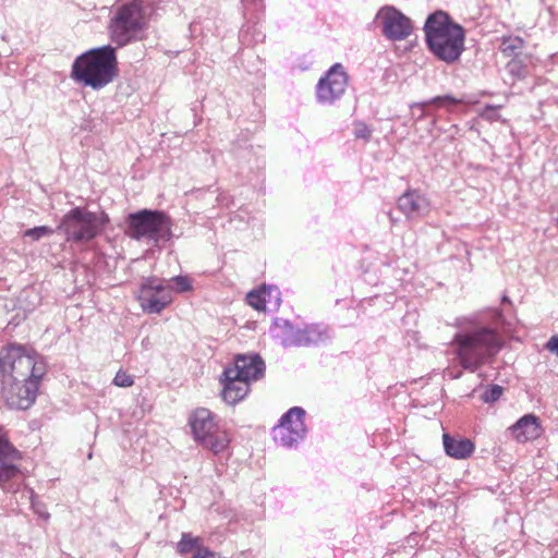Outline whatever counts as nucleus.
Returning <instances> with one entry per match:
<instances>
[{
    "label": "nucleus",
    "instance_id": "obj_1",
    "mask_svg": "<svg viewBox=\"0 0 558 558\" xmlns=\"http://www.w3.org/2000/svg\"><path fill=\"white\" fill-rule=\"evenodd\" d=\"M424 33L427 48L437 60L447 64L460 60L465 50L466 32L448 13L437 11L428 15Z\"/></svg>",
    "mask_w": 558,
    "mask_h": 558
},
{
    "label": "nucleus",
    "instance_id": "obj_2",
    "mask_svg": "<svg viewBox=\"0 0 558 558\" xmlns=\"http://www.w3.org/2000/svg\"><path fill=\"white\" fill-rule=\"evenodd\" d=\"M118 72L116 48L106 45L80 54L72 64L71 76L93 89L111 83Z\"/></svg>",
    "mask_w": 558,
    "mask_h": 558
},
{
    "label": "nucleus",
    "instance_id": "obj_3",
    "mask_svg": "<svg viewBox=\"0 0 558 558\" xmlns=\"http://www.w3.org/2000/svg\"><path fill=\"white\" fill-rule=\"evenodd\" d=\"M452 344L459 364L466 371L475 372L500 350L502 339L492 328H480L456 335Z\"/></svg>",
    "mask_w": 558,
    "mask_h": 558
},
{
    "label": "nucleus",
    "instance_id": "obj_4",
    "mask_svg": "<svg viewBox=\"0 0 558 558\" xmlns=\"http://www.w3.org/2000/svg\"><path fill=\"white\" fill-rule=\"evenodd\" d=\"M150 13L151 9L145 0H132L118 7L109 23L111 40L119 47L137 40Z\"/></svg>",
    "mask_w": 558,
    "mask_h": 558
},
{
    "label": "nucleus",
    "instance_id": "obj_5",
    "mask_svg": "<svg viewBox=\"0 0 558 558\" xmlns=\"http://www.w3.org/2000/svg\"><path fill=\"white\" fill-rule=\"evenodd\" d=\"M0 372L2 383L41 379L46 364L37 353L28 352L23 345L11 344L0 352Z\"/></svg>",
    "mask_w": 558,
    "mask_h": 558
},
{
    "label": "nucleus",
    "instance_id": "obj_6",
    "mask_svg": "<svg viewBox=\"0 0 558 558\" xmlns=\"http://www.w3.org/2000/svg\"><path fill=\"white\" fill-rule=\"evenodd\" d=\"M109 222L105 211H89L85 207H74L60 221L58 230L68 241L89 242L95 239Z\"/></svg>",
    "mask_w": 558,
    "mask_h": 558
},
{
    "label": "nucleus",
    "instance_id": "obj_7",
    "mask_svg": "<svg viewBox=\"0 0 558 558\" xmlns=\"http://www.w3.org/2000/svg\"><path fill=\"white\" fill-rule=\"evenodd\" d=\"M194 440L214 454L223 452L231 441L228 432L219 426L216 415L205 408L196 409L189 418Z\"/></svg>",
    "mask_w": 558,
    "mask_h": 558
},
{
    "label": "nucleus",
    "instance_id": "obj_8",
    "mask_svg": "<svg viewBox=\"0 0 558 558\" xmlns=\"http://www.w3.org/2000/svg\"><path fill=\"white\" fill-rule=\"evenodd\" d=\"M126 234L134 240L148 239L155 243L169 241L171 221L162 211L143 209L128 216Z\"/></svg>",
    "mask_w": 558,
    "mask_h": 558
},
{
    "label": "nucleus",
    "instance_id": "obj_9",
    "mask_svg": "<svg viewBox=\"0 0 558 558\" xmlns=\"http://www.w3.org/2000/svg\"><path fill=\"white\" fill-rule=\"evenodd\" d=\"M383 35L393 41L408 38L413 32L412 21L392 5H384L376 14Z\"/></svg>",
    "mask_w": 558,
    "mask_h": 558
},
{
    "label": "nucleus",
    "instance_id": "obj_10",
    "mask_svg": "<svg viewBox=\"0 0 558 558\" xmlns=\"http://www.w3.org/2000/svg\"><path fill=\"white\" fill-rule=\"evenodd\" d=\"M349 76L340 63L332 65L316 86V96L319 102L332 104L340 98L348 86Z\"/></svg>",
    "mask_w": 558,
    "mask_h": 558
},
{
    "label": "nucleus",
    "instance_id": "obj_11",
    "mask_svg": "<svg viewBox=\"0 0 558 558\" xmlns=\"http://www.w3.org/2000/svg\"><path fill=\"white\" fill-rule=\"evenodd\" d=\"M40 379L25 381L13 380L12 383H2L4 396L11 408L19 410L28 409L36 399Z\"/></svg>",
    "mask_w": 558,
    "mask_h": 558
},
{
    "label": "nucleus",
    "instance_id": "obj_12",
    "mask_svg": "<svg viewBox=\"0 0 558 558\" xmlns=\"http://www.w3.org/2000/svg\"><path fill=\"white\" fill-rule=\"evenodd\" d=\"M305 411L294 407L281 417V445L291 447L299 442L306 433Z\"/></svg>",
    "mask_w": 558,
    "mask_h": 558
},
{
    "label": "nucleus",
    "instance_id": "obj_13",
    "mask_svg": "<svg viewBox=\"0 0 558 558\" xmlns=\"http://www.w3.org/2000/svg\"><path fill=\"white\" fill-rule=\"evenodd\" d=\"M21 452L10 442L5 432L0 427V483L8 482L19 473L17 462Z\"/></svg>",
    "mask_w": 558,
    "mask_h": 558
},
{
    "label": "nucleus",
    "instance_id": "obj_14",
    "mask_svg": "<svg viewBox=\"0 0 558 558\" xmlns=\"http://www.w3.org/2000/svg\"><path fill=\"white\" fill-rule=\"evenodd\" d=\"M226 368L229 375L239 376L251 385V380H257L263 376L265 364L257 354H242L235 356L233 365Z\"/></svg>",
    "mask_w": 558,
    "mask_h": 558
},
{
    "label": "nucleus",
    "instance_id": "obj_15",
    "mask_svg": "<svg viewBox=\"0 0 558 558\" xmlns=\"http://www.w3.org/2000/svg\"><path fill=\"white\" fill-rule=\"evenodd\" d=\"M398 207L407 218L413 219L427 214L430 208V202L420 191L408 190L399 197Z\"/></svg>",
    "mask_w": 558,
    "mask_h": 558
},
{
    "label": "nucleus",
    "instance_id": "obj_16",
    "mask_svg": "<svg viewBox=\"0 0 558 558\" xmlns=\"http://www.w3.org/2000/svg\"><path fill=\"white\" fill-rule=\"evenodd\" d=\"M220 383L222 385V399L230 405L243 400L250 391L251 385L239 376L229 375L227 368L220 377Z\"/></svg>",
    "mask_w": 558,
    "mask_h": 558
},
{
    "label": "nucleus",
    "instance_id": "obj_17",
    "mask_svg": "<svg viewBox=\"0 0 558 558\" xmlns=\"http://www.w3.org/2000/svg\"><path fill=\"white\" fill-rule=\"evenodd\" d=\"M512 437L519 442H527L538 438L542 435V426L539 420L534 414L522 416L515 424L510 427Z\"/></svg>",
    "mask_w": 558,
    "mask_h": 558
},
{
    "label": "nucleus",
    "instance_id": "obj_18",
    "mask_svg": "<svg viewBox=\"0 0 558 558\" xmlns=\"http://www.w3.org/2000/svg\"><path fill=\"white\" fill-rule=\"evenodd\" d=\"M322 339V332L314 326H305L301 329H293L288 323L284 324L286 345H308Z\"/></svg>",
    "mask_w": 558,
    "mask_h": 558
},
{
    "label": "nucleus",
    "instance_id": "obj_19",
    "mask_svg": "<svg viewBox=\"0 0 558 558\" xmlns=\"http://www.w3.org/2000/svg\"><path fill=\"white\" fill-rule=\"evenodd\" d=\"M442 442L445 452L454 459L463 460L470 458L474 450L475 445L468 438L452 437L449 434L442 435Z\"/></svg>",
    "mask_w": 558,
    "mask_h": 558
},
{
    "label": "nucleus",
    "instance_id": "obj_20",
    "mask_svg": "<svg viewBox=\"0 0 558 558\" xmlns=\"http://www.w3.org/2000/svg\"><path fill=\"white\" fill-rule=\"evenodd\" d=\"M138 301L144 312L148 314H159L172 302V294L151 293L149 289H141Z\"/></svg>",
    "mask_w": 558,
    "mask_h": 558
},
{
    "label": "nucleus",
    "instance_id": "obj_21",
    "mask_svg": "<svg viewBox=\"0 0 558 558\" xmlns=\"http://www.w3.org/2000/svg\"><path fill=\"white\" fill-rule=\"evenodd\" d=\"M276 289L275 286H262L258 289L252 290L246 294V302L250 306L258 312H266L267 304L271 303V291Z\"/></svg>",
    "mask_w": 558,
    "mask_h": 558
},
{
    "label": "nucleus",
    "instance_id": "obj_22",
    "mask_svg": "<svg viewBox=\"0 0 558 558\" xmlns=\"http://www.w3.org/2000/svg\"><path fill=\"white\" fill-rule=\"evenodd\" d=\"M524 47V40L518 36H507L502 38L500 50L509 58L519 57L521 50Z\"/></svg>",
    "mask_w": 558,
    "mask_h": 558
},
{
    "label": "nucleus",
    "instance_id": "obj_23",
    "mask_svg": "<svg viewBox=\"0 0 558 558\" xmlns=\"http://www.w3.org/2000/svg\"><path fill=\"white\" fill-rule=\"evenodd\" d=\"M170 291L182 293L192 290V281L187 276H175L169 280Z\"/></svg>",
    "mask_w": 558,
    "mask_h": 558
},
{
    "label": "nucleus",
    "instance_id": "obj_24",
    "mask_svg": "<svg viewBox=\"0 0 558 558\" xmlns=\"http://www.w3.org/2000/svg\"><path fill=\"white\" fill-rule=\"evenodd\" d=\"M53 234V230L50 227L47 226H39L35 228L27 229L23 236L29 238L32 241H39L40 239L45 236H49Z\"/></svg>",
    "mask_w": 558,
    "mask_h": 558
},
{
    "label": "nucleus",
    "instance_id": "obj_25",
    "mask_svg": "<svg viewBox=\"0 0 558 558\" xmlns=\"http://www.w3.org/2000/svg\"><path fill=\"white\" fill-rule=\"evenodd\" d=\"M198 538L192 537L189 533H183L180 542L178 543V551L180 554H187L192 551L194 548H198L197 546Z\"/></svg>",
    "mask_w": 558,
    "mask_h": 558
},
{
    "label": "nucleus",
    "instance_id": "obj_26",
    "mask_svg": "<svg viewBox=\"0 0 558 558\" xmlns=\"http://www.w3.org/2000/svg\"><path fill=\"white\" fill-rule=\"evenodd\" d=\"M141 289H149L151 293L155 292L158 294L171 293L169 284L163 286L157 278L146 279L142 283Z\"/></svg>",
    "mask_w": 558,
    "mask_h": 558
},
{
    "label": "nucleus",
    "instance_id": "obj_27",
    "mask_svg": "<svg viewBox=\"0 0 558 558\" xmlns=\"http://www.w3.org/2000/svg\"><path fill=\"white\" fill-rule=\"evenodd\" d=\"M502 388L498 385H493L488 387L483 395L482 399L484 402H495L497 401L501 395H502Z\"/></svg>",
    "mask_w": 558,
    "mask_h": 558
},
{
    "label": "nucleus",
    "instance_id": "obj_28",
    "mask_svg": "<svg viewBox=\"0 0 558 558\" xmlns=\"http://www.w3.org/2000/svg\"><path fill=\"white\" fill-rule=\"evenodd\" d=\"M460 102H462V100L457 99V98H454L452 96H449V95H447V96H437V97H435V98H433L430 100V104H433V105H435L437 107H446V108H448V107H450L452 105L460 104Z\"/></svg>",
    "mask_w": 558,
    "mask_h": 558
},
{
    "label": "nucleus",
    "instance_id": "obj_29",
    "mask_svg": "<svg viewBox=\"0 0 558 558\" xmlns=\"http://www.w3.org/2000/svg\"><path fill=\"white\" fill-rule=\"evenodd\" d=\"M113 384L118 387H131L134 384L133 377L123 371H119L114 378Z\"/></svg>",
    "mask_w": 558,
    "mask_h": 558
},
{
    "label": "nucleus",
    "instance_id": "obj_30",
    "mask_svg": "<svg viewBox=\"0 0 558 558\" xmlns=\"http://www.w3.org/2000/svg\"><path fill=\"white\" fill-rule=\"evenodd\" d=\"M508 70L511 74L518 77L525 76L524 66L522 65V61L519 60V57L511 58V60L508 63Z\"/></svg>",
    "mask_w": 558,
    "mask_h": 558
},
{
    "label": "nucleus",
    "instance_id": "obj_31",
    "mask_svg": "<svg viewBox=\"0 0 558 558\" xmlns=\"http://www.w3.org/2000/svg\"><path fill=\"white\" fill-rule=\"evenodd\" d=\"M29 494H31V504H32V508L33 510L41 518H44L45 520H48L49 519V513L45 510V507L41 502H39L37 500V497L35 496L34 494V490L31 489L29 490Z\"/></svg>",
    "mask_w": 558,
    "mask_h": 558
},
{
    "label": "nucleus",
    "instance_id": "obj_32",
    "mask_svg": "<svg viewBox=\"0 0 558 558\" xmlns=\"http://www.w3.org/2000/svg\"><path fill=\"white\" fill-rule=\"evenodd\" d=\"M354 135L357 138H363L367 141L372 135V131L365 123L356 122L354 125Z\"/></svg>",
    "mask_w": 558,
    "mask_h": 558
},
{
    "label": "nucleus",
    "instance_id": "obj_33",
    "mask_svg": "<svg viewBox=\"0 0 558 558\" xmlns=\"http://www.w3.org/2000/svg\"><path fill=\"white\" fill-rule=\"evenodd\" d=\"M193 558H217V555L206 547H198L194 553Z\"/></svg>",
    "mask_w": 558,
    "mask_h": 558
},
{
    "label": "nucleus",
    "instance_id": "obj_34",
    "mask_svg": "<svg viewBox=\"0 0 558 558\" xmlns=\"http://www.w3.org/2000/svg\"><path fill=\"white\" fill-rule=\"evenodd\" d=\"M545 348L551 352L558 355V336H553L549 338L547 343L545 344Z\"/></svg>",
    "mask_w": 558,
    "mask_h": 558
},
{
    "label": "nucleus",
    "instance_id": "obj_35",
    "mask_svg": "<svg viewBox=\"0 0 558 558\" xmlns=\"http://www.w3.org/2000/svg\"><path fill=\"white\" fill-rule=\"evenodd\" d=\"M502 301H504V302H509L508 296H504V298H502Z\"/></svg>",
    "mask_w": 558,
    "mask_h": 558
},
{
    "label": "nucleus",
    "instance_id": "obj_36",
    "mask_svg": "<svg viewBox=\"0 0 558 558\" xmlns=\"http://www.w3.org/2000/svg\"><path fill=\"white\" fill-rule=\"evenodd\" d=\"M275 304H279V298H276Z\"/></svg>",
    "mask_w": 558,
    "mask_h": 558
},
{
    "label": "nucleus",
    "instance_id": "obj_37",
    "mask_svg": "<svg viewBox=\"0 0 558 558\" xmlns=\"http://www.w3.org/2000/svg\"><path fill=\"white\" fill-rule=\"evenodd\" d=\"M278 427L279 425L274 426L272 430L275 432Z\"/></svg>",
    "mask_w": 558,
    "mask_h": 558
}]
</instances>
